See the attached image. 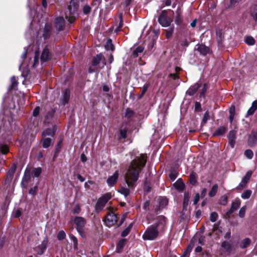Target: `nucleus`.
Instances as JSON below:
<instances>
[{
	"label": "nucleus",
	"mask_w": 257,
	"mask_h": 257,
	"mask_svg": "<svg viewBox=\"0 0 257 257\" xmlns=\"http://www.w3.org/2000/svg\"><path fill=\"white\" fill-rule=\"evenodd\" d=\"M47 244V239L44 240L40 245H38L36 247L35 251L37 252V253L38 254L41 255V254H43V252H44V251L45 250V249H46Z\"/></svg>",
	"instance_id": "1a4fd4ad"
},
{
	"label": "nucleus",
	"mask_w": 257,
	"mask_h": 257,
	"mask_svg": "<svg viewBox=\"0 0 257 257\" xmlns=\"http://www.w3.org/2000/svg\"><path fill=\"white\" fill-rule=\"evenodd\" d=\"M257 109V99L252 102L251 106L249 108L246 113V117L252 115Z\"/></svg>",
	"instance_id": "f8f14e48"
},
{
	"label": "nucleus",
	"mask_w": 257,
	"mask_h": 257,
	"mask_svg": "<svg viewBox=\"0 0 257 257\" xmlns=\"http://www.w3.org/2000/svg\"><path fill=\"white\" fill-rule=\"evenodd\" d=\"M118 21H119L118 26L115 29V32H119L123 26L122 16L121 14H120L119 15Z\"/></svg>",
	"instance_id": "473e14b6"
},
{
	"label": "nucleus",
	"mask_w": 257,
	"mask_h": 257,
	"mask_svg": "<svg viewBox=\"0 0 257 257\" xmlns=\"http://www.w3.org/2000/svg\"><path fill=\"white\" fill-rule=\"evenodd\" d=\"M90 8L88 6H85L83 8V12L84 14H87L90 12Z\"/></svg>",
	"instance_id": "680f3d73"
},
{
	"label": "nucleus",
	"mask_w": 257,
	"mask_h": 257,
	"mask_svg": "<svg viewBox=\"0 0 257 257\" xmlns=\"http://www.w3.org/2000/svg\"><path fill=\"white\" fill-rule=\"evenodd\" d=\"M158 21L163 27H168L170 23V21L167 20L166 18L163 15L159 17Z\"/></svg>",
	"instance_id": "2eb2a0df"
},
{
	"label": "nucleus",
	"mask_w": 257,
	"mask_h": 257,
	"mask_svg": "<svg viewBox=\"0 0 257 257\" xmlns=\"http://www.w3.org/2000/svg\"><path fill=\"white\" fill-rule=\"evenodd\" d=\"M236 132L234 131H231L229 132L228 135V140H235L236 139Z\"/></svg>",
	"instance_id": "79ce46f5"
},
{
	"label": "nucleus",
	"mask_w": 257,
	"mask_h": 257,
	"mask_svg": "<svg viewBox=\"0 0 257 257\" xmlns=\"http://www.w3.org/2000/svg\"><path fill=\"white\" fill-rule=\"evenodd\" d=\"M251 14L253 18L255 20H257V6L253 7V9L251 12Z\"/></svg>",
	"instance_id": "a18cd8bd"
},
{
	"label": "nucleus",
	"mask_w": 257,
	"mask_h": 257,
	"mask_svg": "<svg viewBox=\"0 0 257 257\" xmlns=\"http://www.w3.org/2000/svg\"><path fill=\"white\" fill-rule=\"evenodd\" d=\"M146 155H140L132 162L124 177L125 181L130 188L136 186L139 173L146 164Z\"/></svg>",
	"instance_id": "f257e3e1"
},
{
	"label": "nucleus",
	"mask_w": 257,
	"mask_h": 257,
	"mask_svg": "<svg viewBox=\"0 0 257 257\" xmlns=\"http://www.w3.org/2000/svg\"><path fill=\"white\" fill-rule=\"evenodd\" d=\"M11 83H12V87H15L17 85V81L15 76H13L11 79Z\"/></svg>",
	"instance_id": "4d7b16f0"
},
{
	"label": "nucleus",
	"mask_w": 257,
	"mask_h": 257,
	"mask_svg": "<svg viewBox=\"0 0 257 257\" xmlns=\"http://www.w3.org/2000/svg\"><path fill=\"white\" fill-rule=\"evenodd\" d=\"M195 240V239L194 238L192 239L191 243L188 245L186 250L184 253V256L187 255L188 254L190 253V252H191L192 249L193 248V247L194 245Z\"/></svg>",
	"instance_id": "a878e982"
},
{
	"label": "nucleus",
	"mask_w": 257,
	"mask_h": 257,
	"mask_svg": "<svg viewBox=\"0 0 257 257\" xmlns=\"http://www.w3.org/2000/svg\"><path fill=\"white\" fill-rule=\"evenodd\" d=\"M133 224L131 223L129 226L124 229L121 233V236L123 237L126 236L129 233L131 230V228L132 227Z\"/></svg>",
	"instance_id": "ea45409f"
},
{
	"label": "nucleus",
	"mask_w": 257,
	"mask_h": 257,
	"mask_svg": "<svg viewBox=\"0 0 257 257\" xmlns=\"http://www.w3.org/2000/svg\"><path fill=\"white\" fill-rule=\"evenodd\" d=\"M77 7L75 4V3L74 1H72L70 2V6L68 7V13L66 12L65 14V18L68 21L72 23L74 22L75 20V16L74 15L75 12L77 11Z\"/></svg>",
	"instance_id": "7ed1b4c3"
},
{
	"label": "nucleus",
	"mask_w": 257,
	"mask_h": 257,
	"mask_svg": "<svg viewBox=\"0 0 257 257\" xmlns=\"http://www.w3.org/2000/svg\"><path fill=\"white\" fill-rule=\"evenodd\" d=\"M144 48L141 46L138 47L132 53V56L134 57H137L138 56L139 53H141L143 51Z\"/></svg>",
	"instance_id": "7c9ffc66"
},
{
	"label": "nucleus",
	"mask_w": 257,
	"mask_h": 257,
	"mask_svg": "<svg viewBox=\"0 0 257 257\" xmlns=\"http://www.w3.org/2000/svg\"><path fill=\"white\" fill-rule=\"evenodd\" d=\"M244 154L248 159H251L253 157V154L251 150H247L245 151Z\"/></svg>",
	"instance_id": "49530a36"
},
{
	"label": "nucleus",
	"mask_w": 257,
	"mask_h": 257,
	"mask_svg": "<svg viewBox=\"0 0 257 257\" xmlns=\"http://www.w3.org/2000/svg\"><path fill=\"white\" fill-rule=\"evenodd\" d=\"M117 220L116 215L114 213L110 212L107 215L105 222L106 225L110 226L116 223Z\"/></svg>",
	"instance_id": "0eeeda50"
},
{
	"label": "nucleus",
	"mask_w": 257,
	"mask_h": 257,
	"mask_svg": "<svg viewBox=\"0 0 257 257\" xmlns=\"http://www.w3.org/2000/svg\"><path fill=\"white\" fill-rule=\"evenodd\" d=\"M226 128L224 126H221L218 127L213 134L214 136H220L224 134L226 131Z\"/></svg>",
	"instance_id": "412c9836"
},
{
	"label": "nucleus",
	"mask_w": 257,
	"mask_h": 257,
	"mask_svg": "<svg viewBox=\"0 0 257 257\" xmlns=\"http://www.w3.org/2000/svg\"><path fill=\"white\" fill-rule=\"evenodd\" d=\"M190 182L192 184H194L196 182V180L194 175L191 174L190 175Z\"/></svg>",
	"instance_id": "774afa93"
},
{
	"label": "nucleus",
	"mask_w": 257,
	"mask_h": 257,
	"mask_svg": "<svg viewBox=\"0 0 257 257\" xmlns=\"http://www.w3.org/2000/svg\"><path fill=\"white\" fill-rule=\"evenodd\" d=\"M70 237L71 239V240L73 242L74 247L77 246V239L76 237L73 235H70Z\"/></svg>",
	"instance_id": "864d4df0"
},
{
	"label": "nucleus",
	"mask_w": 257,
	"mask_h": 257,
	"mask_svg": "<svg viewBox=\"0 0 257 257\" xmlns=\"http://www.w3.org/2000/svg\"><path fill=\"white\" fill-rule=\"evenodd\" d=\"M43 147L44 148H48L51 143V139L49 138L42 137Z\"/></svg>",
	"instance_id": "5701e85b"
},
{
	"label": "nucleus",
	"mask_w": 257,
	"mask_h": 257,
	"mask_svg": "<svg viewBox=\"0 0 257 257\" xmlns=\"http://www.w3.org/2000/svg\"><path fill=\"white\" fill-rule=\"evenodd\" d=\"M200 85L199 84L196 83L193 86L191 87L187 91V93L189 95H193L197 89L199 88Z\"/></svg>",
	"instance_id": "a211bd4d"
},
{
	"label": "nucleus",
	"mask_w": 257,
	"mask_h": 257,
	"mask_svg": "<svg viewBox=\"0 0 257 257\" xmlns=\"http://www.w3.org/2000/svg\"><path fill=\"white\" fill-rule=\"evenodd\" d=\"M158 234V231L156 227L152 226L145 231L143 237L145 240H153L157 237Z\"/></svg>",
	"instance_id": "20e7f679"
},
{
	"label": "nucleus",
	"mask_w": 257,
	"mask_h": 257,
	"mask_svg": "<svg viewBox=\"0 0 257 257\" xmlns=\"http://www.w3.org/2000/svg\"><path fill=\"white\" fill-rule=\"evenodd\" d=\"M74 222L77 226V230L80 235L84 234L83 228L86 224L85 219L81 217H76L74 218Z\"/></svg>",
	"instance_id": "39448f33"
},
{
	"label": "nucleus",
	"mask_w": 257,
	"mask_h": 257,
	"mask_svg": "<svg viewBox=\"0 0 257 257\" xmlns=\"http://www.w3.org/2000/svg\"><path fill=\"white\" fill-rule=\"evenodd\" d=\"M195 240V239L194 238L192 239L191 243L188 245L186 250L184 253V256L187 255L188 254L190 253V252H191L192 249L193 248V247L194 245Z\"/></svg>",
	"instance_id": "393cba45"
},
{
	"label": "nucleus",
	"mask_w": 257,
	"mask_h": 257,
	"mask_svg": "<svg viewBox=\"0 0 257 257\" xmlns=\"http://www.w3.org/2000/svg\"><path fill=\"white\" fill-rule=\"evenodd\" d=\"M105 49L107 50L113 51L114 50L113 45L110 39L107 40L106 43L105 45Z\"/></svg>",
	"instance_id": "e433bc0d"
},
{
	"label": "nucleus",
	"mask_w": 257,
	"mask_h": 257,
	"mask_svg": "<svg viewBox=\"0 0 257 257\" xmlns=\"http://www.w3.org/2000/svg\"><path fill=\"white\" fill-rule=\"evenodd\" d=\"M173 185L175 188L180 190H182L184 188V184L181 179H178Z\"/></svg>",
	"instance_id": "6ab92c4d"
},
{
	"label": "nucleus",
	"mask_w": 257,
	"mask_h": 257,
	"mask_svg": "<svg viewBox=\"0 0 257 257\" xmlns=\"http://www.w3.org/2000/svg\"><path fill=\"white\" fill-rule=\"evenodd\" d=\"M119 176V172L118 171H115V172L113 174V175L109 176L107 180L106 183L107 185L109 187L113 186L117 182V181L118 180Z\"/></svg>",
	"instance_id": "423d86ee"
},
{
	"label": "nucleus",
	"mask_w": 257,
	"mask_h": 257,
	"mask_svg": "<svg viewBox=\"0 0 257 257\" xmlns=\"http://www.w3.org/2000/svg\"><path fill=\"white\" fill-rule=\"evenodd\" d=\"M250 240L248 238H245L243 239L240 243L239 246L242 248L247 247L250 243Z\"/></svg>",
	"instance_id": "4be33fe9"
},
{
	"label": "nucleus",
	"mask_w": 257,
	"mask_h": 257,
	"mask_svg": "<svg viewBox=\"0 0 257 257\" xmlns=\"http://www.w3.org/2000/svg\"><path fill=\"white\" fill-rule=\"evenodd\" d=\"M148 87H149L148 85H145L143 86V88L142 89V95H143L145 94V93L147 90Z\"/></svg>",
	"instance_id": "338daca9"
},
{
	"label": "nucleus",
	"mask_w": 257,
	"mask_h": 257,
	"mask_svg": "<svg viewBox=\"0 0 257 257\" xmlns=\"http://www.w3.org/2000/svg\"><path fill=\"white\" fill-rule=\"evenodd\" d=\"M199 198H200L199 194L198 193H197L195 195L194 198L193 199V203L195 205L198 203V202L199 200Z\"/></svg>",
	"instance_id": "bf43d9fd"
},
{
	"label": "nucleus",
	"mask_w": 257,
	"mask_h": 257,
	"mask_svg": "<svg viewBox=\"0 0 257 257\" xmlns=\"http://www.w3.org/2000/svg\"><path fill=\"white\" fill-rule=\"evenodd\" d=\"M49 59V52L47 48L44 49L41 55V61L43 62L47 61Z\"/></svg>",
	"instance_id": "f3484780"
},
{
	"label": "nucleus",
	"mask_w": 257,
	"mask_h": 257,
	"mask_svg": "<svg viewBox=\"0 0 257 257\" xmlns=\"http://www.w3.org/2000/svg\"><path fill=\"white\" fill-rule=\"evenodd\" d=\"M42 172V169L41 168L38 167L33 169L32 171V175L33 177H39Z\"/></svg>",
	"instance_id": "f704fd0d"
},
{
	"label": "nucleus",
	"mask_w": 257,
	"mask_h": 257,
	"mask_svg": "<svg viewBox=\"0 0 257 257\" xmlns=\"http://www.w3.org/2000/svg\"><path fill=\"white\" fill-rule=\"evenodd\" d=\"M56 127L53 126L52 128H49L43 132L42 136V137H46L47 136L53 137L56 132Z\"/></svg>",
	"instance_id": "4468645a"
},
{
	"label": "nucleus",
	"mask_w": 257,
	"mask_h": 257,
	"mask_svg": "<svg viewBox=\"0 0 257 257\" xmlns=\"http://www.w3.org/2000/svg\"><path fill=\"white\" fill-rule=\"evenodd\" d=\"M65 25V21L63 17H58L55 20V26L59 31L62 30Z\"/></svg>",
	"instance_id": "9d476101"
},
{
	"label": "nucleus",
	"mask_w": 257,
	"mask_h": 257,
	"mask_svg": "<svg viewBox=\"0 0 257 257\" xmlns=\"http://www.w3.org/2000/svg\"><path fill=\"white\" fill-rule=\"evenodd\" d=\"M111 193H106L100 197L95 205V210L97 212L101 211L105 206L106 203L112 198Z\"/></svg>",
	"instance_id": "f03ea898"
},
{
	"label": "nucleus",
	"mask_w": 257,
	"mask_h": 257,
	"mask_svg": "<svg viewBox=\"0 0 257 257\" xmlns=\"http://www.w3.org/2000/svg\"><path fill=\"white\" fill-rule=\"evenodd\" d=\"M134 112L130 109H127L125 111V116L130 118L133 115Z\"/></svg>",
	"instance_id": "5fc2aeb1"
},
{
	"label": "nucleus",
	"mask_w": 257,
	"mask_h": 257,
	"mask_svg": "<svg viewBox=\"0 0 257 257\" xmlns=\"http://www.w3.org/2000/svg\"><path fill=\"white\" fill-rule=\"evenodd\" d=\"M235 108L234 105H232L229 109V121L230 123L232 122L233 120L234 116H235Z\"/></svg>",
	"instance_id": "aec40b11"
},
{
	"label": "nucleus",
	"mask_w": 257,
	"mask_h": 257,
	"mask_svg": "<svg viewBox=\"0 0 257 257\" xmlns=\"http://www.w3.org/2000/svg\"><path fill=\"white\" fill-rule=\"evenodd\" d=\"M257 142V137L255 135L250 136L248 143L250 146L254 145Z\"/></svg>",
	"instance_id": "2f4dec72"
},
{
	"label": "nucleus",
	"mask_w": 257,
	"mask_h": 257,
	"mask_svg": "<svg viewBox=\"0 0 257 257\" xmlns=\"http://www.w3.org/2000/svg\"><path fill=\"white\" fill-rule=\"evenodd\" d=\"M118 192L120 193L122 195H123L125 197H126L130 192V190L129 189L124 188V187H121L120 190H119Z\"/></svg>",
	"instance_id": "4c0bfd02"
},
{
	"label": "nucleus",
	"mask_w": 257,
	"mask_h": 257,
	"mask_svg": "<svg viewBox=\"0 0 257 257\" xmlns=\"http://www.w3.org/2000/svg\"><path fill=\"white\" fill-rule=\"evenodd\" d=\"M169 177L172 181H174L177 177V173L176 171H173L169 174Z\"/></svg>",
	"instance_id": "3c124183"
},
{
	"label": "nucleus",
	"mask_w": 257,
	"mask_h": 257,
	"mask_svg": "<svg viewBox=\"0 0 257 257\" xmlns=\"http://www.w3.org/2000/svg\"><path fill=\"white\" fill-rule=\"evenodd\" d=\"M159 205L160 207H164L168 205V199L165 197H161L158 199Z\"/></svg>",
	"instance_id": "b1692460"
},
{
	"label": "nucleus",
	"mask_w": 257,
	"mask_h": 257,
	"mask_svg": "<svg viewBox=\"0 0 257 257\" xmlns=\"http://www.w3.org/2000/svg\"><path fill=\"white\" fill-rule=\"evenodd\" d=\"M251 174V171H248L246 173L245 176L242 178L239 185L237 187L238 189H242L245 186L246 183L250 178Z\"/></svg>",
	"instance_id": "6e6552de"
},
{
	"label": "nucleus",
	"mask_w": 257,
	"mask_h": 257,
	"mask_svg": "<svg viewBox=\"0 0 257 257\" xmlns=\"http://www.w3.org/2000/svg\"><path fill=\"white\" fill-rule=\"evenodd\" d=\"M126 137V131L122 130L120 132V139H125Z\"/></svg>",
	"instance_id": "6e6d98bb"
},
{
	"label": "nucleus",
	"mask_w": 257,
	"mask_h": 257,
	"mask_svg": "<svg viewBox=\"0 0 257 257\" xmlns=\"http://www.w3.org/2000/svg\"><path fill=\"white\" fill-rule=\"evenodd\" d=\"M210 118V115L208 111L205 112L202 119V123H205Z\"/></svg>",
	"instance_id": "09e8293b"
},
{
	"label": "nucleus",
	"mask_w": 257,
	"mask_h": 257,
	"mask_svg": "<svg viewBox=\"0 0 257 257\" xmlns=\"http://www.w3.org/2000/svg\"><path fill=\"white\" fill-rule=\"evenodd\" d=\"M221 246L227 251H230L232 249V245L230 243L226 241L222 243Z\"/></svg>",
	"instance_id": "bb28decb"
},
{
	"label": "nucleus",
	"mask_w": 257,
	"mask_h": 257,
	"mask_svg": "<svg viewBox=\"0 0 257 257\" xmlns=\"http://www.w3.org/2000/svg\"><path fill=\"white\" fill-rule=\"evenodd\" d=\"M125 241L124 239H121L118 242L116 248V251L118 252H120L121 249L123 247L125 244Z\"/></svg>",
	"instance_id": "72a5a7b5"
},
{
	"label": "nucleus",
	"mask_w": 257,
	"mask_h": 257,
	"mask_svg": "<svg viewBox=\"0 0 257 257\" xmlns=\"http://www.w3.org/2000/svg\"><path fill=\"white\" fill-rule=\"evenodd\" d=\"M66 236V234L64 231H60L57 235V237L59 240H62L64 239Z\"/></svg>",
	"instance_id": "8fccbe9b"
},
{
	"label": "nucleus",
	"mask_w": 257,
	"mask_h": 257,
	"mask_svg": "<svg viewBox=\"0 0 257 257\" xmlns=\"http://www.w3.org/2000/svg\"><path fill=\"white\" fill-rule=\"evenodd\" d=\"M29 65L30 64L26 62V60H25V61L20 64L19 69L21 70L26 71L27 72L28 71Z\"/></svg>",
	"instance_id": "cd10ccee"
},
{
	"label": "nucleus",
	"mask_w": 257,
	"mask_h": 257,
	"mask_svg": "<svg viewBox=\"0 0 257 257\" xmlns=\"http://www.w3.org/2000/svg\"><path fill=\"white\" fill-rule=\"evenodd\" d=\"M228 141L230 146L231 148H233L235 143V140H228Z\"/></svg>",
	"instance_id": "69168bd1"
},
{
	"label": "nucleus",
	"mask_w": 257,
	"mask_h": 257,
	"mask_svg": "<svg viewBox=\"0 0 257 257\" xmlns=\"http://www.w3.org/2000/svg\"><path fill=\"white\" fill-rule=\"evenodd\" d=\"M70 97V91L69 90L66 89L63 94V98L61 101V103L63 105L66 104L69 101Z\"/></svg>",
	"instance_id": "dca6fc26"
},
{
	"label": "nucleus",
	"mask_w": 257,
	"mask_h": 257,
	"mask_svg": "<svg viewBox=\"0 0 257 257\" xmlns=\"http://www.w3.org/2000/svg\"><path fill=\"white\" fill-rule=\"evenodd\" d=\"M245 43L248 45H253L255 43L254 38L251 36H248L245 38Z\"/></svg>",
	"instance_id": "58836bf2"
},
{
	"label": "nucleus",
	"mask_w": 257,
	"mask_h": 257,
	"mask_svg": "<svg viewBox=\"0 0 257 257\" xmlns=\"http://www.w3.org/2000/svg\"><path fill=\"white\" fill-rule=\"evenodd\" d=\"M246 209V207L245 206H244L240 208L238 213L239 216L240 217L243 218L244 216Z\"/></svg>",
	"instance_id": "c03bdc74"
},
{
	"label": "nucleus",
	"mask_w": 257,
	"mask_h": 257,
	"mask_svg": "<svg viewBox=\"0 0 257 257\" xmlns=\"http://www.w3.org/2000/svg\"><path fill=\"white\" fill-rule=\"evenodd\" d=\"M50 3V0H42V5L44 8H46L47 4Z\"/></svg>",
	"instance_id": "0e129e2a"
},
{
	"label": "nucleus",
	"mask_w": 257,
	"mask_h": 257,
	"mask_svg": "<svg viewBox=\"0 0 257 257\" xmlns=\"http://www.w3.org/2000/svg\"><path fill=\"white\" fill-rule=\"evenodd\" d=\"M240 205V201L239 199H235L232 203L231 208L230 210L227 212V215H229V214L233 213L235 210H236Z\"/></svg>",
	"instance_id": "9b49d317"
},
{
	"label": "nucleus",
	"mask_w": 257,
	"mask_h": 257,
	"mask_svg": "<svg viewBox=\"0 0 257 257\" xmlns=\"http://www.w3.org/2000/svg\"><path fill=\"white\" fill-rule=\"evenodd\" d=\"M218 218V214L217 213L215 212H213L211 213L210 216V220L211 222H215L216 221L217 219Z\"/></svg>",
	"instance_id": "37998d69"
},
{
	"label": "nucleus",
	"mask_w": 257,
	"mask_h": 257,
	"mask_svg": "<svg viewBox=\"0 0 257 257\" xmlns=\"http://www.w3.org/2000/svg\"><path fill=\"white\" fill-rule=\"evenodd\" d=\"M190 199V196L188 193H185L184 194V207L187 206L188 205V202L189 201Z\"/></svg>",
	"instance_id": "a19ab883"
},
{
	"label": "nucleus",
	"mask_w": 257,
	"mask_h": 257,
	"mask_svg": "<svg viewBox=\"0 0 257 257\" xmlns=\"http://www.w3.org/2000/svg\"><path fill=\"white\" fill-rule=\"evenodd\" d=\"M38 62H39V54L38 52H35V56L32 66V67L35 66L38 63Z\"/></svg>",
	"instance_id": "de8ad7c7"
},
{
	"label": "nucleus",
	"mask_w": 257,
	"mask_h": 257,
	"mask_svg": "<svg viewBox=\"0 0 257 257\" xmlns=\"http://www.w3.org/2000/svg\"><path fill=\"white\" fill-rule=\"evenodd\" d=\"M251 193L252 192L251 190H246L241 194V197L244 199H247L250 197Z\"/></svg>",
	"instance_id": "c756f323"
},
{
	"label": "nucleus",
	"mask_w": 257,
	"mask_h": 257,
	"mask_svg": "<svg viewBox=\"0 0 257 257\" xmlns=\"http://www.w3.org/2000/svg\"><path fill=\"white\" fill-rule=\"evenodd\" d=\"M102 57V55L101 54H99L96 55V57H95L93 58L92 64L93 65H97L100 60H101Z\"/></svg>",
	"instance_id": "c9c22d12"
},
{
	"label": "nucleus",
	"mask_w": 257,
	"mask_h": 257,
	"mask_svg": "<svg viewBox=\"0 0 257 257\" xmlns=\"http://www.w3.org/2000/svg\"><path fill=\"white\" fill-rule=\"evenodd\" d=\"M197 50L202 55H205L210 52L209 48L203 45H199Z\"/></svg>",
	"instance_id": "ddd939ff"
},
{
	"label": "nucleus",
	"mask_w": 257,
	"mask_h": 257,
	"mask_svg": "<svg viewBox=\"0 0 257 257\" xmlns=\"http://www.w3.org/2000/svg\"><path fill=\"white\" fill-rule=\"evenodd\" d=\"M217 190H218V185L217 184L214 185L212 186L211 190L209 192V194H208L209 196L211 197H214L216 195Z\"/></svg>",
	"instance_id": "c85d7f7f"
},
{
	"label": "nucleus",
	"mask_w": 257,
	"mask_h": 257,
	"mask_svg": "<svg viewBox=\"0 0 257 257\" xmlns=\"http://www.w3.org/2000/svg\"><path fill=\"white\" fill-rule=\"evenodd\" d=\"M1 151L3 154H5L9 151L8 147L7 146H2L1 148Z\"/></svg>",
	"instance_id": "13d9d810"
},
{
	"label": "nucleus",
	"mask_w": 257,
	"mask_h": 257,
	"mask_svg": "<svg viewBox=\"0 0 257 257\" xmlns=\"http://www.w3.org/2000/svg\"><path fill=\"white\" fill-rule=\"evenodd\" d=\"M54 113V112L53 111L49 112L46 116V119H48V118H51L53 117Z\"/></svg>",
	"instance_id": "e2e57ef3"
},
{
	"label": "nucleus",
	"mask_w": 257,
	"mask_h": 257,
	"mask_svg": "<svg viewBox=\"0 0 257 257\" xmlns=\"http://www.w3.org/2000/svg\"><path fill=\"white\" fill-rule=\"evenodd\" d=\"M227 203V196H222L220 201V204L223 205H225Z\"/></svg>",
	"instance_id": "603ef678"
},
{
	"label": "nucleus",
	"mask_w": 257,
	"mask_h": 257,
	"mask_svg": "<svg viewBox=\"0 0 257 257\" xmlns=\"http://www.w3.org/2000/svg\"><path fill=\"white\" fill-rule=\"evenodd\" d=\"M39 111H40L39 107H38V106L36 107L33 111V115L34 116H37L39 114Z\"/></svg>",
	"instance_id": "052dcab7"
}]
</instances>
